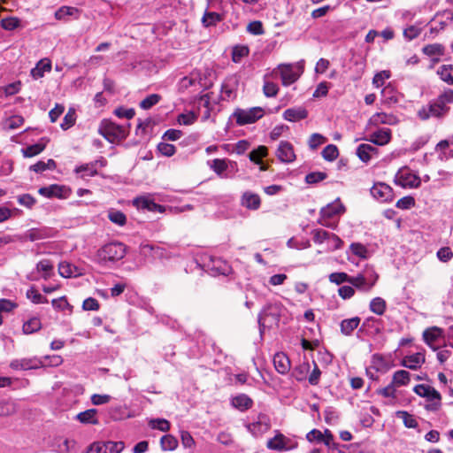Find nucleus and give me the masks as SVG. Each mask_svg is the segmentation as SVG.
I'll list each match as a JSON object with an SVG mask.
<instances>
[{
	"label": "nucleus",
	"instance_id": "1",
	"mask_svg": "<svg viewBox=\"0 0 453 453\" xmlns=\"http://www.w3.org/2000/svg\"><path fill=\"white\" fill-rule=\"evenodd\" d=\"M127 246L119 242H111L97 250L94 261L103 266L114 264L125 257Z\"/></svg>",
	"mask_w": 453,
	"mask_h": 453
},
{
	"label": "nucleus",
	"instance_id": "2",
	"mask_svg": "<svg viewBox=\"0 0 453 453\" xmlns=\"http://www.w3.org/2000/svg\"><path fill=\"white\" fill-rule=\"evenodd\" d=\"M286 311V307L280 302L266 303L257 316L260 333L262 334L265 327H278L280 318Z\"/></svg>",
	"mask_w": 453,
	"mask_h": 453
},
{
	"label": "nucleus",
	"instance_id": "3",
	"mask_svg": "<svg viewBox=\"0 0 453 453\" xmlns=\"http://www.w3.org/2000/svg\"><path fill=\"white\" fill-rule=\"evenodd\" d=\"M130 124L127 127L118 125L110 119H103L98 127V133L109 142H119L129 134Z\"/></svg>",
	"mask_w": 453,
	"mask_h": 453
},
{
	"label": "nucleus",
	"instance_id": "4",
	"mask_svg": "<svg viewBox=\"0 0 453 453\" xmlns=\"http://www.w3.org/2000/svg\"><path fill=\"white\" fill-rule=\"evenodd\" d=\"M449 106L442 105L437 98L430 101L427 105L421 107L418 111V117L421 120H427L431 117L442 119L444 118L449 111Z\"/></svg>",
	"mask_w": 453,
	"mask_h": 453
},
{
	"label": "nucleus",
	"instance_id": "5",
	"mask_svg": "<svg viewBox=\"0 0 453 453\" xmlns=\"http://www.w3.org/2000/svg\"><path fill=\"white\" fill-rule=\"evenodd\" d=\"M345 211V207L337 198L334 202L328 203L326 206L320 210V218L318 223L329 228H334V226L330 222V219L335 216L341 215Z\"/></svg>",
	"mask_w": 453,
	"mask_h": 453
},
{
	"label": "nucleus",
	"instance_id": "6",
	"mask_svg": "<svg viewBox=\"0 0 453 453\" xmlns=\"http://www.w3.org/2000/svg\"><path fill=\"white\" fill-rule=\"evenodd\" d=\"M265 115V110L262 107H252L250 109H237L233 113L237 125L245 126L253 124Z\"/></svg>",
	"mask_w": 453,
	"mask_h": 453
},
{
	"label": "nucleus",
	"instance_id": "7",
	"mask_svg": "<svg viewBox=\"0 0 453 453\" xmlns=\"http://www.w3.org/2000/svg\"><path fill=\"white\" fill-rule=\"evenodd\" d=\"M378 275L373 270H368L365 273H357L356 276H350L349 284L363 292H369L375 285Z\"/></svg>",
	"mask_w": 453,
	"mask_h": 453
},
{
	"label": "nucleus",
	"instance_id": "8",
	"mask_svg": "<svg viewBox=\"0 0 453 453\" xmlns=\"http://www.w3.org/2000/svg\"><path fill=\"white\" fill-rule=\"evenodd\" d=\"M125 448L121 441H96L92 442L82 453H120Z\"/></svg>",
	"mask_w": 453,
	"mask_h": 453
},
{
	"label": "nucleus",
	"instance_id": "9",
	"mask_svg": "<svg viewBox=\"0 0 453 453\" xmlns=\"http://www.w3.org/2000/svg\"><path fill=\"white\" fill-rule=\"evenodd\" d=\"M413 391L418 395L426 398L429 402L436 401L427 407L428 410H437L440 407L441 400V394L433 387L425 384H418L414 387Z\"/></svg>",
	"mask_w": 453,
	"mask_h": 453
},
{
	"label": "nucleus",
	"instance_id": "10",
	"mask_svg": "<svg viewBox=\"0 0 453 453\" xmlns=\"http://www.w3.org/2000/svg\"><path fill=\"white\" fill-rule=\"evenodd\" d=\"M44 366L45 362L37 357L16 358L10 363V367L15 371L35 370Z\"/></svg>",
	"mask_w": 453,
	"mask_h": 453
},
{
	"label": "nucleus",
	"instance_id": "11",
	"mask_svg": "<svg viewBox=\"0 0 453 453\" xmlns=\"http://www.w3.org/2000/svg\"><path fill=\"white\" fill-rule=\"evenodd\" d=\"M424 342L434 350H437L443 343V330L438 326L426 328L423 332Z\"/></svg>",
	"mask_w": 453,
	"mask_h": 453
},
{
	"label": "nucleus",
	"instance_id": "12",
	"mask_svg": "<svg viewBox=\"0 0 453 453\" xmlns=\"http://www.w3.org/2000/svg\"><path fill=\"white\" fill-rule=\"evenodd\" d=\"M239 78L237 75H230L225 79L221 85L220 99L224 101L234 100L237 96Z\"/></svg>",
	"mask_w": 453,
	"mask_h": 453
},
{
	"label": "nucleus",
	"instance_id": "13",
	"mask_svg": "<svg viewBox=\"0 0 453 453\" xmlns=\"http://www.w3.org/2000/svg\"><path fill=\"white\" fill-rule=\"evenodd\" d=\"M396 177L398 178L396 183L403 188H417L421 184L420 178L408 167L401 168Z\"/></svg>",
	"mask_w": 453,
	"mask_h": 453
},
{
	"label": "nucleus",
	"instance_id": "14",
	"mask_svg": "<svg viewBox=\"0 0 453 453\" xmlns=\"http://www.w3.org/2000/svg\"><path fill=\"white\" fill-rule=\"evenodd\" d=\"M54 265L49 259L40 260L35 266V272L33 271L27 275V280L36 281L39 280L37 273H42V278L48 280L53 274Z\"/></svg>",
	"mask_w": 453,
	"mask_h": 453
},
{
	"label": "nucleus",
	"instance_id": "15",
	"mask_svg": "<svg viewBox=\"0 0 453 453\" xmlns=\"http://www.w3.org/2000/svg\"><path fill=\"white\" fill-rule=\"evenodd\" d=\"M38 193L47 198H67L71 194V188L64 185L52 184L40 188Z\"/></svg>",
	"mask_w": 453,
	"mask_h": 453
},
{
	"label": "nucleus",
	"instance_id": "16",
	"mask_svg": "<svg viewBox=\"0 0 453 453\" xmlns=\"http://www.w3.org/2000/svg\"><path fill=\"white\" fill-rule=\"evenodd\" d=\"M52 236V229L42 226V227H34L26 231L21 236V241H30L35 242L43 239H47Z\"/></svg>",
	"mask_w": 453,
	"mask_h": 453
},
{
	"label": "nucleus",
	"instance_id": "17",
	"mask_svg": "<svg viewBox=\"0 0 453 453\" xmlns=\"http://www.w3.org/2000/svg\"><path fill=\"white\" fill-rule=\"evenodd\" d=\"M280 77L282 84L288 86L294 83L299 78L302 71L293 65H282L280 66Z\"/></svg>",
	"mask_w": 453,
	"mask_h": 453
},
{
	"label": "nucleus",
	"instance_id": "18",
	"mask_svg": "<svg viewBox=\"0 0 453 453\" xmlns=\"http://www.w3.org/2000/svg\"><path fill=\"white\" fill-rule=\"evenodd\" d=\"M133 204L139 210L148 211H165L164 207L157 203L150 196H138L133 200Z\"/></svg>",
	"mask_w": 453,
	"mask_h": 453
},
{
	"label": "nucleus",
	"instance_id": "19",
	"mask_svg": "<svg viewBox=\"0 0 453 453\" xmlns=\"http://www.w3.org/2000/svg\"><path fill=\"white\" fill-rule=\"evenodd\" d=\"M372 196L380 202H390L393 199V189L385 183H377L371 188Z\"/></svg>",
	"mask_w": 453,
	"mask_h": 453
},
{
	"label": "nucleus",
	"instance_id": "20",
	"mask_svg": "<svg viewBox=\"0 0 453 453\" xmlns=\"http://www.w3.org/2000/svg\"><path fill=\"white\" fill-rule=\"evenodd\" d=\"M247 428L253 435L259 436L270 428L269 418L265 414H259L257 420L248 424Z\"/></svg>",
	"mask_w": 453,
	"mask_h": 453
},
{
	"label": "nucleus",
	"instance_id": "21",
	"mask_svg": "<svg viewBox=\"0 0 453 453\" xmlns=\"http://www.w3.org/2000/svg\"><path fill=\"white\" fill-rule=\"evenodd\" d=\"M276 156L283 163H291L296 159V154L292 144L282 141L277 149Z\"/></svg>",
	"mask_w": 453,
	"mask_h": 453
},
{
	"label": "nucleus",
	"instance_id": "22",
	"mask_svg": "<svg viewBox=\"0 0 453 453\" xmlns=\"http://www.w3.org/2000/svg\"><path fill=\"white\" fill-rule=\"evenodd\" d=\"M241 204L249 210L257 211L261 206V198L256 193L251 191H245L242 195Z\"/></svg>",
	"mask_w": 453,
	"mask_h": 453
},
{
	"label": "nucleus",
	"instance_id": "23",
	"mask_svg": "<svg viewBox=\"0 0 453 453\" xmlns=\"http://www.w3.org/2000/svg\"><path fill=\"white\" fill-rule=\"evenodd\" d=\"M425 363V355L417 352L412 355L406 356L403 358L401 365L411 370H418Z\"/></svg>",
	"mask_w": 453,
	"mask_h": 453
},
{
	"label": "nucleus",
	"instance_id": "24",
	"mask_svg": "<svg viewBox=\"0 0 453 453\" xmlns=\"http://www.w3.org/2000/svg\"><path fill=\"white\" fill-rule=\"evenodd\" d=\"M308 117V111L304 107L288 108L283 112V119L290 122H296Z\"/></svg>",
	"mask_w": 453,
	"mask_h": 453
},
{
	"label": "nucleus",
	"instance_id": "25",
	"mask_svg": "<svg viewBox=\"0 0 453 453\" xmlns=\"http://www.w3.org/2000/svg\"><path fill=\"white\" fill-rule=\"evenodd\" d=\"M390 140L391 131L388 128H381L373 132L371 134L370 138L368 139L369 142L379 146L388 144L390 142Z\"/></svg>",
	"mask_w": 453,
	"mask_h": 453
},
{
	"label": "nucleus",
	"instance_id": "26",
	"mask_svg": "<svg viewBox=\"0 0 453 453\" xmlns=\"http://www.w3.org/2000/svg\"><path fill=\"white\" fill-rule=\"evenodd\" d=\"M273 365L276 371L280 374H286L290 370V360L288 357L282 352L274 355Z\"/></svg>",
	"mask_w": 453,
	"mask_h": 453
},
{
	"label": "nucleus",
	"instance_id": "27",
	"mask_svg": "<svg viewBox=\"0 0 453 453\" xmlns=\"http://www.w3.org/2000/svg\"><path fill=\"white\" fill-rule=\"evenodd\" d=\"M47 138H42L37 143L28 145L27 147L21 150L24 157H32L39 155L42 152L48 142Z\"/></svg>",
	"mask_w": 453,
	"mask_h": 453
},
{
	"label": "nucleus",
	"instance_id": "28",
	"mask_svg": "<svg viewBox=\"0 0 453 453\" xmlns=\"http://www.w3.org/2000/svg\"><path fill=\"white\" fill-rule=\"evenodd\" d=\"M361 319L357 316L342 319L340 323L341 333L345 336H350L355 329L357 328Z\"/></svg>",
	"mask_w": 453,
	"mask_h": 453
},
{
	"label": "nucleus",
	"instance_id": "29",
	"mask_svg": "<svg viewBox=\"0 0 453 453\" xmlns=\"http://www.w3.org/2000/svg\"><path fill=\"white\" fill-rule=\"evenodd\" d=\"M378 149L368 143H362L357 149V156L364 162L368 163L372 157V154H377Z\"/></svg>",
	"mask_w": 453,
	"mask_h": 453
},
{
	"label": "nucleus",
	"instance_id": "30",
	"mask_svg": "<svg viewBox=\"0 0 453 453\" xmlns=\"http://www.w3.org/2000/svg\"><path fill=\"white\" fill-rule=\"evenodd\" d=\"M232 405L241 411H244L252 407L253 401L245 394H240L231 399Z\"/></svg>",
	"mask_w": 453,
	"mask_h": 453
},
{
	"label": "nucleus",
	"instance_id": "31",
	"mask_svg": "<svg viewBox=\"0 0 453 453\" xmlns=\"http://www.w3.org/2000/svg\"><path fill=\"white\" fill-rule=\"evenodd\" d=\"M80 10L73 6H62L55 12V18L58 20H66L67 17H73L77 19L80 16Z\"/></svg>",
	"mask_w": 453,
	"mask_h": 453
},
{
	"label": "nucleus",
	"instance_id": "32",
	"mask_svg": "<svg viewBox=\"0 0 453 453\" xmlns=\"http://www.w3.org/2000/svg\"><path fill=\"white\" fill-rule=\"evenodd\" d=\"M51 64L48 59L40 60L36 65L31 70V76L35 79H40L44 76L46 72H50Z\"/></svg>",
	"mask_w": 453,
	"mask_h": 453
},
{
	"label": "nucleus",
	"instance_id": "33",
	"mask_svg": "<svg viewBox=\"0 0 453 453\" xmlns=\"http://www.w3.org/2000/svg\"><path fill=\"white\" fill-rule=\"evenodd\" d=\"M97 163L98 161H94L88 164L81 165L76 167L74 172L77 174H81V178L96 176L98 173L96 169Z\"/></svg>",
	"mask_w": 453,
	"mask_h": 453
},
{
	"label": "nucleus",
	"instance_id": "34",
	"mask_svg": "<svg viewBox=\"0 0 453 453\" xmlns=\"http://www.w3.org/2000/svg\"><path fill=\"white\" fill-rule=\"evenodd\" d=\"M228 163L229 161L227 159L216 158L211 161L210 167L220 178H226L227 175L225 172L228 168Z\"/></svg>",
	"mask_w": 453,
	"mask_h": 453
},
{
	"label": "nucleus",
	"instance_id": "35",
	"mask_svg": "<svg viewBox=\"0 0 453 453\" xmlns=\"http://www.w3.org/2000/svg\"><path fill=\"white\" fill-rule=\"evenodd\" d=\"M97 411L96 409H88L77 414L76 418L82 424H98L96 418Z\"/></svg>",
	"mask_w": 453,
	"mask_h": 453
},
{
	"label": "nucleus",
	"instance_id": "36",
	"mask_svg": "<svg viewBox=\"0 0 453 453\" xmlns=\"http://www.w3.org/2000/svg\"><path fill=\"white\" fill-rule=\"evenodd\" d=\"M371 122L375 125H378V124L395 125L397 123V119L393 114H388L385 112H378L371 118Z\"/></svg>",
	"mask_w": 453,
	"mask_h": 453
},
{
	"label": "nucleus",
	"instance_id": "37",
	"mask_svg": "<svg viewBox=\"0 0 453 453\" xmlns=\"http://www.w3.org/2000/svg\"><path fill=\"white\" fill-rule=\"evenodd\" d=\"M223 19V16L215 12L206 11L202 18V24L204 27L216 26Z\"/></svg>",
	"mask_w": 453,
	"mask_h": 453
},
{
	"label": "nucleus",
	"instance_id": "38",
	"mask_svg": "<svg viewBox=\"0 0 453 453\" xmlns=\"http://www.w3.org/2000/svg\"><path fill=\"white\" fill-rule=\"evenodd\" d=\"M411 373L405 370L396 371L392 377V383L395 387L406 386L410 383Z\"/></svg>",
	"mask_w": 453,
	"mask_h": 453
},
{
	"label": "nucleus",
	"instance_id": "39",
	"mask_svg": "<svg viewBox=\"0 0 453 453\" xmlns=\"http://www.w3.org/2000/svg\"><path fill=\"white\" fill-rule=\"evenodd\" d=\"M211 264L210 269L214 274L227 275L230 273L229 265L219 258L211 259Z\"/></svg>",
	"mask_w": 453,
	"mask_h": 453
},
{
	"label": "nucleus",
	"instance_id": "40",
	"mask_svg": "<svg viewBox=\"0 0 453 453\" xmlns=\"http://www.w3.org/2000/svg\"><path fill=\"white\" fill-rule=\"evenodd\" d=\"M422 52L428 57H441L444 55L445 47L441 43L427 44L422 48Z\"/></svg>",
	"mask_w": 453,
	"mask_h": 453
},
{
	"label": "nucleus",
	"instance_id": "41",
	"mask_svg": "<svg viewBox=\"0 0 453 453\" xmlns=\"http://www.w3.org/2000/svg\"><path fill=\"white\" fill-rule=\"evenodd\" d=\"M57 166L56 162L50 158L47 162L38 161L37 163L29 166V170L35 173H42L46 170H54Z\"/></svg>",
	"mask_w": 453,
	"mask_h": 453
},
{
	"label": "nucleus",
	"instance_id": "42",
	"mask_svg": "<svg viewBox=\"0 0 453 453\" xmlns=\"http://www.w3.org/2000/svg\"><path fill=\"white\" fill-rule=\"evenodd\" d=\"M310 365L308 362H303L294 368L292 372V376L297 380V381H303L306 380L307 374L310 371Z\"/></svg>",
	"mask_w": 453,
	"mask_h": 453
},
{
	"label": "nucleus",
	"instance_id": "43",
	"mask_svg": "<svg viewBox=\"0 0 453 453\" xmlns=\"http://www.w3.org/2000/svg\"><path fill=\"white\" fill-rule=\"evenodd\" d=\"M369 307H370V311L380 316V315L384 314L386 308H387V304L383 298L374 297L370 302Z\"/></svg>",
	"mask_w": 453,
	"mask_h": 453
},
{
	"label": "nucleus",
	"instance_id": "44",
	"mask_svg": "<svg viewBox=\"0 0 453 453\" xmlns=\"http://www.w3.org/2000/svg\"><path fill=\"white\" fill-rule=\"evenodd\" d=\"M453 71V65H443L437 70L440 78L449 85H453V76L450 72Z\"/></svg>",
	"mask_w": 453,
	"mask_h": 453
},
{
	"label": "nucleus",
	"instance_id": "45",
	"mask_svg": "<svg viewBox=\"0 0 453 453\" xmlns=\"http://www.w3.org/2000/svg\"><path fill=\"white\" fill-rule=\"evenodd\" d=\"M160 446L161 449L165 451L166 450H173L178 446L177 439L172 434H165L160 439Z\"/></svg>",
	"mask_w": 453,
	"mask_h": 453
},
{
	"label": "nucleus",
	"instance_id": "46",
	"mask_svg": "<svg viewBox=\"0 0 453 453\" xmlns=\"http://www.w3.org/2000/svg\"><path fill=\"white\" fill-rule=\"evenodd\" d=\"M285 440H286V437L283 434H279L267 441V447L270 449H276V450L285 449H286Z\"/></svg>",
	"mask_w": 453,
	"mask_h": 453
},
{
	"label": "nucleus",
	"instance_id": "47",
	"mask_svg": "<svg viewBox=\"0 0 453 453\" xmlns=\"http://www.w3.org/2000/svg\"><path fill=\"white\" fill-rule=\"evenodd\" d=\"M42 327L41 321L38 318H32L23 324L22 330L24 334H30L37 332Z\"/></svg>",
	"mask_w": 453,
	"mask_h": 453
},
{
	"label": "nucleus",
	"instance_id": "48",
	"mask_svg": "<svg viewBox=\"0 0 453 453\" xmlns=\"http://www.w3.org/2000/svg\"><path fill=\"white\" fill-rule=\"evenodd\" d=\"M266 155L267 148L265 146H259L250 153L249 158L251 162L260 165L262 164L261 159L266 157Z\"/></svg>",
	"mask_w": 453,
	"mask_h": 453
},
{
	"label": "nucleus",
	"instance_id": "49",
	"mask_svg": "<svg viewBox=\"0 0 453 453\" xmlns=\"http://www.w3.org/2000/svg\"><path fill=\"white\" fill-rule=\"evenodd\" d=\"M321 155L325 160L332 162L338 157L339 150L336 145L329 144L323 149Z\"/></svg>",
	"mask_w": 453,
	"mask_h": 453
},
{
	"label": "nucleus",
	"instance_id": "50",
	"mask_svg": "<svg viewBox=\"0 0 453 453\" xmlns=\"http://www.w3.org/2000/svg\"><path fill=\"white\" fill-rule=\"evenodd\" d=\"M76 266L67 262H61L58 265V273L64 278H71L76 274Z\"/></svg>",
	"mask_w": 453,
	"mask_h": 453
},
{
	"label": "nucleus",
	"instance_id": "51",
	"mask_svg": "<svg viewBox=\"0 0 453 453\" xmlns=\"http://www.w3.org/2000/svg\"><path fill=\"white\" fill-rule=\"evenodd\" d=\"M161 100V96L158 94H150L142 100L139 104L140 107L143 110H149L154 105L158 104Z\"/></svg>",
	"mask_w": 453,
	"mask_h": 453
},
{
	"label": "nucleus",
	"instance_id": "52",
	"mask_svg": "<svg viewBox=\"0 0 453 453\" xmlns=\"http://www.w3.org/2000/svg\"><path fill=\"white\" fill-rule=\"evenodd\" d=\"M58 453H76V441L65 439L58 445Z\"/></svg>",
	"mask_w": 453,
	"mask_h": 453
},
{
	"label": "nucleus",
	"instance_id": "53",
	"mask_svg": "<svg viewBox=\"0 0 453 453\" xmlns=\"http://www.w3.org/2000/svg\"><path fill=\"white\" fill-rule=\"evenodd\" d=\"M349 250H351L353 255H355L360 258L365 259L368 257L367 248L360 242L351 243L349 246Z\"/></svg>",
	"mask_w": 453,
	"mask_h": 453
},
{
	"label": "nucleus",
	"instance_id": "54",
	"mask_svg": "<svg viewBox=\"0 0 453 453\" xmlns=\"http://www.w3.org/2000/svg\"><path fill=\"white\" fill-rule=\"evenodd\" d=\"M0 24L4 30L12 31L20 26V20L16 17H7L3 19Z\"/></svg>",
	"mask_w": 453,
	"mask_h": 453
},
{
	"label": "nucleus",
	"instance_id": "55",
	"mask_svg": "<svg viewBox=\"0 0 453 453\" xmlns=\"http://www.w3.org/2000/svg\"><path fill=\"white\" fill-rule=\"evenodd\" d=\"M27 297L30 299L34 303H47L48 299L41 295L35 287H31L27 291Z\"/></svg>",
	"mask_w": 453,
	"mask_h": 453
},
{
	"label": "nucleus",
	"instance_id": "56",
	"mask_svg": "<svg viewBox=\"0 0 453 453\" xmlns=\"http://www.w3.org/2000/svg\"><path fill=\"white\" fill-rule=\"evenodd\" d=\"M108 218L112 223L119 226H124L127 221L126 215L122 211L117 210L109 211Z\"/></svg>",
	"mask_w": 453,
	"mask_h": 453
},
{
	"label": "nucleus",
	"instance_id": "57",
	"mask_svg": "<svg viewBox=\"0 0 453 453\" xmlns=\"http://www.w3.org/2000/svg\"><path fill=\"white\" fill-rule=\"evenodd\" d=\"M248 54L249 48L247 46H235L232 51V60L234 63H240Z\"/></svg>",
	"mask_w": 453,
	"mask_h": 453
},
{
	"label": "nucleus",
	"instance_id": "58",
	"mask_svg": "<svg viewBox=\"0 0 453 453\" xmlns=\"http://www.w3.org/2000/svg\"><path fill=\"white\" fill-rule=\"evenodd\" d=\"M150 426L153 429H157L162 432H167L170 429V423L165 418H155L150 421Z\"/></svg>",
	"mask_w": 453,
	"mask_h": 453
},
{
	"label": "nucleus",
	"instance_id": "59",
	"mask_svg": "<svg viewBox=\"0 0 453 453\" xmlns=\"http://www.w3.org/2000/svg\"><path fill=\"white\" fill-rule=\"evenodd\" d=\"M329 280L332 283H334L336 285H340L342 283L347 282L349 283L350 276L348 275L346 273H332L329 274Z\"/></svg>",
	"mask_w": 453,
	"mask_h": 453
},
{
	"label": "nucleus",
	"instance_id": "60",
	"mask_svg": "<svg viewBox=\"0 0 453 453\" xmlns=\"http://www.w3.org/2000/svg\"><path fill=\"white\" fill-rule=\"evenodd\" d=\"M324 418L328 425L335 424L339 418L337 411L334 407H326L324 411Z\"/></svg>",
	"mask_w": 453,
	"mask_h": 453
},
{
	"label": "nucleus",
	"instance_id": "61",
	"mask_svg": "<svg viewBox=\"0 0 453 453\" xmlns=\"http://www.w3.org/2000/svg\"><path fill=\"white\" fill-rule=\"evenodd\" d=\"M114 114L119 119H131L134 118L135 111L133 108L120 106L114 110Z\"/></svg>",
	"mask_w": 453,
	"mask_h": 453
},
{
	"label": "nucleus",
	"instance_id": "62",
	"mask_svg": "<svg viewBox=\"0 0 453 453\" xmlns=\"http://www.w3.org/2000/svg\"><path fill=\"white\" fill-rule=\"evenodd\" d=\"M17 201L20 205L25 206L28 209L33 208V206L36 203V199L30 194H23V195L18 196Z\"/></svg>",
	"mask_w": 453,
	"mask_h": 453
},
{
	"label": "nucleus",
	"instance_id": "63",
	"mask_svg": "<svg viewBox=\"0 0 453 453\" xmlns=\"http://www.w3.org/2000/svg\"><path fill=\"white\" fill-rule=\"evenodd\" d=\"M326 178V173L323 172H312L305 176V181L308 184H316Z\"/></svg>",
	"mask_w": 453,
	"mask_h": 453
},
{
	"label": "nucleus",
	"instance_id": "64",
	"mask_svg": "<svg viewBox=\"0 0 453 453\" xmlns=\"http://www.w3.org/2000/svg\"><path fill=\"white\" fill-rule=\"evenodd\" d=\"M436 98L442 105L449 106V104H453V90L448 88Z\"/></svg>",
	"mask_w": 453,
	"mask_h": 453
}]
</instances>
